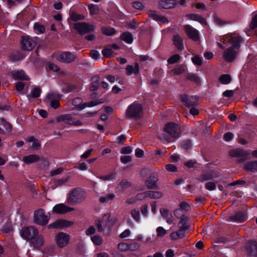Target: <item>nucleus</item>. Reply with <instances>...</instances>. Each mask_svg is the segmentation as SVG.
<instances>
[{
  "label": "nucleus",
  "instance_id": "obj_1",
  "mask_svg": "<svg viewBox=\"0 0 257 257\" xmlns=\"http://www.w3.org/2000/svg\"><path fill=\"white\" fill-rule=\"evenodd\" d=\"M87 196L86 191L81 188H75L69 192L67 202L71 205L82 202Z\"/></svg>",
  "mask_w": 257,
  "mask_h": 257
},
{
  "label": "nucleus",
  "instance_id": "obj_2",
  "mask_svg": "<svg viewBox=\"0 0 257 257\" xmlns=\"http://www.w3.org/2000/svg\"><path fill=\"white\" fill-rule=\"evenodd\" d=\"M182 103L186 107L197 106L199 104V98L197 95H190L186 93L179 95Z\"/></svg>",
  "mask_w": 257,
  "mask_h": 257
},
{
  "label": "nucleus",
  "instance_id": "obj_3",
  "mask_svg": "<svg viewBox=\"0 0 257 257\" xmlns=\"http://www.w3.org/2000/svg\"><path fill=\"white\" fill-rule=\"evenodd\" d=\"M143 114V109L140 103L134 102L130 105V119H140L142 118Z\"/></svg>",
  "mask_w": 257,
  "mask_h": 257
},
{
  "label": "nucleus",
  "instance_id": "obj_4",
  "mask_svg": "<svg viewBox=\"0 0 257 257\" xmlns=\"http://www.w3.org/2000/svg\"><path fill=\"white\" fill-rule=\"evenodd\" d=\"M249 154L247 151L239 148L232 149L229 152L230 157L238 158V161L241 163H244L246 161Z\"/></svg>",
  "mask_w": 257,
  "mask_h": 257
},
{
  "label": "nucleus",
  "instance_id": "obj_5",
  "mask_svg": "<svg viewBox=\"0 0 257 257\" xmlns=\"http://www.w3.org/2000/svg\"><path fill=\"white\" fill-rule=\"evenodd\" d=\"M164 129L166 133L174 138H178L181 134L179 125L173 122L166 123Z\"/></svg>",
  "mask_w": 257,
  "mask_h": 257
},
{
  "label": "nucleus",
  "instance_id": "obj_6",
  "mask_svg": "<svg viewBox=\"0 0 257 257\" xmlns=\"http://www.w3.org/2000/svg\"><path fill=\"white\" fill-rule=\"evenodd\" d=\"M73 28L81 35L93 32L95 29L93 25L89 24L85 22L75 23Z\"/></svg>",
  "mask_w": 257,
  "mask_h": 257
},
{
  "label": "nucleus",
  "instance_id": "obj_7",
  "mask_svg": "<svg viewBox=\"0 0 257 257\" xmlns=\"http://www.w3.org/2000/svg\"><path fill=\"white\" fill-rule=\"evenodd\" d=\"M55 57L58 61L67 64L74 62L77 58L74 53L68 51L58 53L56 55Z\"/></svg>",
  "mask_w": 257,
  "mask_h": 257
},
{
  "label": "nucleus",
  "instance_id": "obj_8",
  "mask_svg": "<svg viewBox=\"0 0 257 257\" xmlns=\"http://www.w3.org/2000/svg\"><path fill=\"white\" fill-rule=\"evenodd\" d=\"M49 220V216L45 214V212L43 209L40 208L35 211L34 220L37 224L44 226L48 223Z\"/></svg>",
  "mask_w": 257,
  "mask_h": 257
},
{
  "label": "nucleus",
  "instance_id": "obj_9",
  "mask_svg": "<svg viewBox=\"0 0 257 257\" xmlns=\"http://www.w3.org/2000/svg\"><path fill=\"white\" fill-rule=\"evenodd\" d=\"M38 234V229L34 226H29L23 228L21 231V236L27 239L33 240Z\"/></svg>",
  "mask_w": 257,
  "mask_h": 257
},
{
  "label": "nucleus",
  "instance_id": "obj_10",
  "mask_svg": "<svg viewBox=\"0 0 257 257\" xmlns=\"http://www.w3.org/2000/svg\"><path fill=\"white\" fill-rule=\"evenodd\" d=\"M158 180V174L156 173H152L145 181L147 188L149 189H158L159 186L157 185Z\"/></svg>",
  "mask_w": 257,
  "mask_h": 257
},
{
  "label": "nucleus",
  "instance_id": "obj_11",
  "mask_svg": "<svg viewBox=\"0 0 257 257\" xmlns=\"http://www.w3.org/2000/svg\"><path fill=\"white\" fill-rule=\"evenodd\" d=\"M69 235L62 232L59 233L55 237L56 243L60 248L66 246L69 243Z\"/></svg>",
  "mask_w": 257,
  "mask_h": 257
},
{
  "label": "nucleus",
  "instance_id": "obj_12",
  "mask_svg": "<svg viewBox=\"0 0 257 257\" xmlns=\"http://www.w3.org/2000/svg\"><path fill=\"white\" fill-rule=\"evenodd\" d=\"M184 30L189 38L194 41H198L200 39L199 32L191 26L187 25L184 26Z\"/></svg>",
  "mask_w": 257,
  "mask_h": 257
},
{
  "label": "nucleus",
  "instance_id": "obj_13",
  "mask_svg": "<svg viewBox=\"0 0 257 257\" xmlns=\"http://www.w3.org/2000/svg\"><path fill=\"white\" fill-rule=\"evenodd\" d=\"M60 98V95L54 92L50 93L46 96V99L50 103L51 106L55 109L57 108L59 106V100Z\"/></svg>",
  "mask_w": 257,
  "mask_h": 257
},
{
  "label": "nucleus",
  "instance_id": "obj_14",
  "mask_svg": "<svg viewBox=\"0 0 257 257\" xmlns=\"http://www.w3.org/2000/svg\"><path fill=\"white\" fill-rule=\"evenodd\" d=\"M72 224V223L64 219H61L59 220L56 221L55 222H53V223L50 224L48 226V228L49 229L50 228H55V229H63L64 228L68 227L70 226H71Z\"/></svg>",
  "mask_w": 257,
  "mask_h": 257
},
{
  "label": "nucleus",
  "instance_id": "obj_15",
  "mask_svg": "<svg viewBox=\"0 0 257 257\" xmlns=\"http://www.w3.org/2000/svg\"><path fill=\"white\" fill-rule=\"evenodd\" d=\"M229 220L236 222H243L247 219L246 213L244 210L239 211L229 216Z\"/></svg>",
  "mask_w": 257,
  "mask_h": 257
},
{
  "label": "nucleus",
  "instance_id": "obj_16",
  "mask_svg": "<svg viewBox=\"0 0 257 257\" xmlns=\"http://www.w3.org/2000/svg\"><path fill=\"white\" fill-rule=\"evenodd\" d=\"M227 41L231 44L230 48L238 49L240 47V43L243 41L242 38L240 36H229Z\"/></svg>",
  "mask_w": 257,
  "mask_h": 257
},
{
  "label": "nucleus",
  "instance_id": "obj_17",
  "mask_svg": "<svg viewBox=\"0 0 257 257\" xmlns=\"http://www.w3.org/2000/svg\"><path fill=\"white\" fill-rule=\"evenodd\" d=\"M223 55L224 59L227 62H230L233 61L236 57L237 51L232 48L229 47L224 51Z\"/></svg>",
  "mask_w": 257,
  "mask_h": 257
},
{
  "label": "nucleus",
  "instance_id": "obj_18",
  "mask_svg": "<svg viewBox=\"0 0 257 257\" xmlns=\"http://www.w3.org/2000/svg\"><path fill=\"white\" fill-rule=\"evenodd\" d=\"M21 44L22 49L31 51L35 47V43L31 38L28 37H24L22 38Z\"/></svg>",
  "mask_w": 257,
  "mask_h": 257
},
{
  "label": "nucleus",
  "instance_id": "obj_19",
  "mask_svg": "<svg viewBox=\"0 0 257 257\" xmlns=\"http://www.w3.org/2000/svg\"><path fill=\"white\" fill-rule=\"evenodd\" d=\"M247 253L251 257H257V242L255 241L250 240L246 245Z\"/></svg>",
  "mask_w": 257,
  "mask_h": 257
},
{
  "label": "nucleus",
  "instance_id": "obj_20",
  "mask_svg": "<svg viewBox=\"0 0 257 257\" xmlns=\"http://www.w3.org/2000/svg\"><path fill=\"white\" fill-rule=\"evenodd\" d=\"M73 210V208L69 207L64 204H57L53 208V211L57 214H64Z\"/></svg>",
  "mask_w": 257,
  "mask_h": 257
},
{
  "label": "nucleus",
  "instance_id": "obj_21",
  "mask_svg": "<svg viewBox=\"0 0 257 257\" xmlns=\"http://www.w3.org/2000/svg\"><path fill=\"white\" fill-rule=\"evenodd\" d=\"M186 17L190 20L199 22L202 25H207V23L204 18L197 14H188Z\"/></svg>",
  "mask_w": 257,
  "mask_h": 257
},
{
  "label": "nucleus",
  "instance_id": "obj_22",
  "mask_svg": "<svg viewBox=\"0 0 257 257\" xmlns=\"http://www.w3.org/2000/svg\"><path fill=\"white\" fill-rule=\"evenodd\" d=\"M243 169L247 172H256L257 160H252L245 162L243 165Z\"/></svg>",
  "mask_w": 257,
  "mask_h": 257
},
{
  "label": "nucleus",
  "instance_id": "obj_23",
  "mask_svg": "<svg viewBox=\"0 0 257 257\" xmlns=\"http://www.w3.org/2000/svg\"><path fill=\"white\" fill-rule=\"evenodd\" d=\"M177 5L175 0H162L159 3L160 9H169L174 8Z\"/></svg>",
  "mask_w": 257,
  "mask_h": 257
},
{
  "label": "nucleus",
  "instance_id": "obj_24",
  "mask_svg": "<svg viewBox=\"0 0 257 257\" xmlns=\"http://www.w3.org/2000/svg\"><path fill=\"white\" fill-rule=\"evenodd\" d=\"M172 41L173 44L179 51L184 49L183 39L179 34L174 35Z\"/></svg>",
  "mask_w": 257,
  "mask_h": 257
},
{
  "label": "nucleus",
  "instance_id": "obj_25",
  "mask_svg": "<svg viewBox=\"0 0 257 257\" xmlns=\"http://www.w3.org/2000/svg\"><path fill=\"white\" fill-rule=\"evenodd\" d=\"M64 121L69 125H74L76 126H80L83 125V123L79 120H75L70 114H64Z\"/></svg>",
  "mask_w": 257,
  "mask_h": 257
},
{
  "label": "nucleus",
  "instance_id": "obj_26",
  "mask_svg": "<svg viewBox=\"0 0 257 257\" xmlns=\"http://www.w3.org/2000/svg\"><path fill=\"white\" fill-rule=\"evenodd\" d=\"M11 75L15 79L29 80V77L25 73L23 70L13 71Z\"/></svg>",
  "mask_w": 257,
  "mask_h": 257
},
{
  "label": "nucleus",
  "instance_id": "obj_27",
  "mask_svg": "<svg viewBox=\"0 0 257 257\" xmlns=\"http://www.w3.org/2000/svg\"><path fill=\"white\" fill-rule=\"evenodd\" d=\"M91 83L89 87L91 91H94L98 89L100 84V77L98 75H95L91 78Z\"/></svg>",
  "mask_w": 257,
  "mask_h": 257
},
{
  "label": "nucleus",
  "instance_id": "obj_28",
  "mask_svg": "<svg viewBox=\"0 0 257 257\" xmlns=\"http://www.w3.org/2000/svg\"><path fill=\"white\" fill-rule=\"evenodd\" d=\"M40 159L38 155L32 154L23 157V161L26 164L34 163Z\"/></svg>",
  "mask_w": 257,
  "mask_h": 257
},
{
  "label": "nucleus",
  "instance_id": "obj_29",
  "mask_svg": "<svg viewBox=\"0 0 257 257\" xmlns=\"http://www.w3.org/2000/svg\"><path fill=\"white\" fill-rule=\"evenodd\" d=\"M69 177L60 179H53L51 181V183L54 188H56L65 184L69 181Z\"/></svg>",
  "mask_w": 257,
  "mask_h": 257
},
{
  "label": "nucleus",
  "instance_id": "obj_30",
  "mask_svg": "<svg viewBox=\"0 0 257 257\" xmlns=\"http://www.w3.org/2000/svg\"><path fill=\"white\" fill-rule=\"evenodd\" d=\"M215 177V176L214 175L213 172H211L209 173H204L200 175L199 176L198 180L203 182L204 181L213 180Z\"/></svg>",
  "mask_w": 257,
  "mask_h": 257
},
{
  "label": "nucleus",
  "instance_id": "obj_31",
  "mask_svg": "<svg viewBox=\"0 0 257 257\" xmlns=\"http://www.w3.org/2000/svg\"><path fill=\"white\" fill-rule=\"evenodd\" d=\"M186 79L194 82L197 85H200L201 84L200 78L196 74L188 73L186 75Z\"/></svg>",
  "mask_w": 257,
  "mask_h": 257
},
{
  "label": "nucleus",
  "instance_id": "obj_32",
  "mask_svg": "<svg viewBox=\"0 0 257 257\" xmlns=\"http://www.w3.org/2000/svg\"><path fill=\"white\" fill-rule=\"evenodd\" d=\"M220 83L223 85H227L232 81L231 75L228 74H223L220 75L218 78Z\"/></svg>",
  "mask_w": 257,
  "mask_h": 257
},
{
  "label": "nucleus",
  "instance_id": "obj_33",
  "mask_svg": "<svg viewBox=\"0 0 257 257\" xmlns=\"http://www.w3.org/2000/svg\"><path fill=\"white\" fill-rule=\"evenodd\" d=\"M72 104L79 110H82L85 108L84 103H83V100L80 97L74 98L72 101Z\"/></svg>",
  "mask_w": 257,
  "mask_h": 257
},
{
  "label": "nucleus",
  "instance_id": "obj_34",
  "mask_svg": "<svg viewBox=\"0 0 257 257\" xmlns=\"http://www.w3.org/2000/svg\"><path fill=\"white\" fill-rule=\"evenodd\" d=\"M128 182L127 181V180L123 179L120 182L117 187V188L119 192L122 193L128 188Z\"/></svg>",
  "mask_w": 257,
  "mask_h": 257
},
{
  "label": "nucleus",
  "instance_id": "obj_35",
  "mask_svg": "<svg viewBox=\"0 0 257 257\" xmlns=\"http://www.w3.org/2000/svg\"><path fill=\"white\" fill-rule=\"evenodd\" d=\"M33 245L34 247L36 248H39L42 246L44 245V239L42 236H39L36 239H34V240L32 241Z\"/></svg>",
  "mask_w": 257,
  "mask_h": 257
},
{
  "label": "nucleus",
  "instance_id": "obj_36",
  "mask_svg": "<svg viewBox=\"0 0 257 257\" xmlns=\"http://www.w3.org/2000/svg\"><path fill=\"white\" fill-rule=\"evenodd\" d=\"M148 198L152 199H159L163 196V193L160 191H147Z\"/></svg>",
  "mask_w": 257,
  "mask_h": 257
},
{
  "label": "nucleus",
  "instance_id": "obj_37",
  "mask_svg": "<svg viewBox=\"0 0 257 257\" xmlns=\"http://www.w3.org/2000/svg\"><path fill=\"white\" fill-rule=\"evenodd\" d=\"M171 72L175 75H180L185 72V69L182 65H178L172 69Z\"/></svg>",
  "mask_w": 257,
  "mask_h": 257
},
{
  "label": "nucleus",
  "instance_id": "obj_38",
  "mask_svg": "<svg viewBox=\"0 0 257 257\" xmlns=\"http://www.w3.org/2000/svg\"><path fill=\"white\" fill-rule=\"evenodd\" d=\"M41 93V88L39 87H35L32 90L31 94L28 95L27 97L28 98H29L30 97H32L33 98H37L40 96Z\"/></svg>",
  "mask_w": 257,
  "mask_h": 257
},
{
  "label": "nucleus",
  "instance_id": "obj_39",
  "mask_svg": "<svg viewBox=\"0 0 257 257\" xmlns=\"http://www.w3.org/2000/svg\"><path fill=\"white\" fill-rule=\"evenodd\" d=\"M88 7L91 15H97L99 12V8L97 5L91 4Z\"/></svg>",
  "mask_w": 257,
  "mask_h": 257
},
{
  "label": "nucleus",
  "instance_id": "obj_40",
  "mask_svg": "<svg viewBox=\"0 0 257 257\" xmlns=\"http://www.w3.org/2000/svg\"><path fill=\"white\" fill-rule=\"evenodd\" d=\"M130 213L132 217L136 222H140V213L138 209H134L132 210Z\"/></svg>",
  "mask_w": 257,
  "mask_h": 257
},
{
  "label": "nucleus",
  "instance_id": "obj_41",
  "mask_svg": "<svg viewBox=\"0 0 257 257\" xmlns=\"http://www.w3.org/2000/svg\"><path fill=\"white\" fill-rule=\"evenodd\" d=\"M115 196L114 194H108L106 196H102L99 198V201L100 202L104 203L108 202L110 200H112L115 198Z\"/></svg>",
  "mask_w": 257,
  "mask_h": 257
},
{
  "label": "nucleus",
  "instance_id": "obj_42",
  "mask_svg": "<svg viewBox=\"0 0 257 257\" xmlns=\"http://www.w3.org/2000/svg\"><path fill=\"white\" fill-rule=\"evenodd\" d=\"M192 61L194 65L201 66L202 65L203 58L201 56L196 55L192 58Z\"/></svg>",
  "mask_w": 257,
  "mask_h": 257
},
{
  "label": "nucleus",
  "instance_id": "obj_43",
  "mask_svg": "<svg viewBox=\"0 0 257 257\" xmlns=\"http://www.w3.org/2000/svg\"><path fill=\"white\" fill-rule=\"evenodd\" d=\"M70 18L73 21H77L79 20H82L84 19L85 17L83 15L78 14L75 12H72L70 14Z\"/></svg>",
  "mask_w": 257,
  "mask_h": 257
},
{
  "label": "nucleus",
  "instance_id": "obj_44",
  "mask_svg": "<svg viewBox=\"0 0 257 257\" xmlns=\"http://www.w3.org/2000/svg\"><path fill=\"white\" fill-rule=\"evenodd\" d=\"M92 241L97 245H101L103 241L102 237L99 235H94L91 237Z\"/></svg>",
  "mask_w": 257,
  "mask_h": 257
},
{
  "label": "nucleus",
  "instance_id": "obj_45",
  "mask_svg": "<svg viewBox=\"0 0 257 257\" xmlns=\"http://www.w3.org/2000/svg\"><path fill=\"white\" fill-rule=\"evenodd\" d=\"M180 56L179 54H174L169 57L167 61L169 64H173L178 62L180 59Z\"/></svg>",
  "mask_w": 257,
  "mask_h": 257
},
{
  "label": "nucleus",
  "instance_id": "obj_46",
  "mask_svg": "<svg viewBox=\"0 0 257 257\" xmlns=\"http://www.w3.org/2000/svg\"><path fill=\"white\" fill-rule=\"evenodd\" d=\"M0 121L3 123L4 127L9 132H11L12 130V125L7 121L4 118H0Z\"/></svg>",
  "mask_w": 257,
  "mask_h": 257
},
{
  "label": "nucleus",
  "instance_id": "obj_47",
  "mask_svg": "<svg viewBox=\"0 0 257 257\" xmlns=\"http://www.w3.org/2000/svg\"><path fill=\"white\" fill-rule=\"evenodd\" d=\"M102 33L105 35L111 36L115 33V31L112 28L104 27L102 28Z\"/></svg>",
  "mask_w": 257,
  "mask_h": 257
},
{
  "label": "nucleus",
  "instance_id": "obj_48",
  "mask_svg": "<svg viewBox=\"0 0 257 257\" xmlns=\"http://www.w3.org/2000/svg\"><path fill=\"white\" fill-rule=\"evenodd\" d=\"M139 72V66L138 63H136L135 65H130V75L132 74H138Z\"/></svg>",
  "mask_w": 257,
  "mask_h": 257
},
{
  "label": "nucleus",
  "instance_id": "obj_49",
  "mask_svg": "<svg viewBox=\"0 0 257 257\" xmlns=\"http://www.w3.org/2000/svg\"><path fill=\"white\" fill-rule=\"evenodd\" d=\"M192 146V142L190 140H186L182 142L181 144L182 148L186 150H189Z\"/></svg>",
  "mask_w": 257,
  "mask_h": 257
},
{
  "label": "nucleus",
  "instance_id": "obj_50",
  "mask_svg": "<svg viewBox=\"0 0 257 257\" xmlns=\"http://www.w3.org/2000/svg\"><path fill=\"white\" fill-rule=\"evenodd\" d=\"M216 184L214 182L210 181L205 184V188L209 191H213L216 189Z\"/></svg>",
  "mask_w": 257,
  "mask_h": 257
},
{
  "label": "nucleus",
  "instance_id": "obj_51",
  "mask_svg": "<svg viewBox=\"0 0 257 257\" xmlns=\"http://www.w3.org/2000/svg\"><path fill=\"white\" fill-rule=\"evenodd\" d=\"M157 235L158 237H162L167 233V231L163 227L159 226L156 229Z\"/></svg>",
  "mask_w": 257,
  "mask_h": 257
},
{
  "label": "nucleus",
  "instance_id": "obj_52",
  "mask_svg": "<svg viewBox=\"0 0 257 257\" xmlns=\"http://www.w3.org/2000/svg\"><path fill=\"white\" fill-rule=\"evenodd\" d=\"M249 27L252 30L257 28V14H255L252 18L251 21L249 24Z\"/></svg>",
  "mask_w": 257,
  "mask_h": 257
},
{
  "label": "nucleus",
  "instance_id": "obj_53",
  "mask_svg": "<svg viewBox=\"0 0 257 257\" xmlns=\"http://www.w3.org/2000/svg\"><path fill=\"white\" fill-rule=\"evenodd\" d=\"M118 249L121 251H127L128 249V244L125 242H121L118 244Z\"/></svg>",
  "mask_w": 257,
  "mask_h": 257
},
{
  "label": "nucleus",
  "instance_id": "obj_54",
  "mask_svg": "<svg viewBox=\"0 0 257 257\" xmlns=\"http://www.w3.org/2000/svg\"><path fill=\"white\" fill-rule=\"evenodd\" d=\"M114 175L115 173H111L106 176H100L98 178L102 180L106 181L113 179Z\"/></svg>",
  "mask_w": 257,
  "mask_h": 257
},
{
  "label": "nucleus",
  "instance_id": "obj_55",
  "mask_svg": "<svg viewBox=\"0 0 257 257\" xmlns=\"http://www.w3.org/2000/svg\"><path fill=\"white\" fill-rule=\"evenodd\" d=\"M234 138V135L231 132H227L224 134L223 138L226 142L231 141Z\"/></svg>",
  "mask_w": 257,
  "mask_h": 257
},
{
  "label": "nucleus",
  "instance_id": "obj_56",
  "mask_svg": "<svg viewBox=\"0 0 257 257\" xmlns=\"http://www.w3.org/2000/svg\"><path fill=\"white\" fill-rule=\"evenodd\" d=\"M102 53L104 57H109L112 54V51L110 48H105L102 50Z\"/></svg>",
  "mask_w": 257,
  "mask_h": 257
},
{
  "label": "nucleus",
  "instance_id": "obj_57",
  "mask_svg": "<svg viewBox=\"0 0 257 257\" xmlns=\"http://www.w3.org/2000/svg\"><path fill=\"white\" fill-rule=\"evenodd\" d=\"M34 28L35 30H37L40 33H43L45 31V29L44 26L39 24L38 23H36L34 25Z\"/></svg>",
  "mask_w": 257,
  "mask_h": 257
},
{
  "label": "nucleus",
  "instance_id": "obj_58",
  "mask_svg": "<svg viewBox=\"0 0 257 257\" xmlns=\"http://www.w3.org/2000/svg\"><path fill=\"white\" fill-rule=\"evenodd\" d=\"M12 230V226L10 224H6L1 230L3 233H9Z\"/></svg>",
  "mask_w": 257,
  "mask_h": 257
},
{
  "label": "nucleus",
  "instance_id": "obj_59",
  "mask_svg": "<svg viewBox=\"0 0 257 257\" xmlns=\"http://www.w3.org/2000/svg\"><path fill=\"white\" fill-rule=\"evenodd\" d=\"M90 56L92 58L97 60L99 58L100 54L99 52L94 50H92L90 52Z\"/></svg>",
  "mask_w": 257,
  "mask_h": 257
},
{
  "label": "nucleus",
  "instance_id": "obj_60",
  "mask_svg": "<svg viewBox=\"0 0 257 257\" xmlns=\"http://www.w3.org/2000/svg\"><path fill=\"white\" fill-rule=\"evenodd\" d=\"M180 208L182 210H185V211H188L190 208V205L189 204L185 202H183L180 204Z\"/></svg>",
  "mask_w": 257,
  "mask_h": 257
},
{
  "label": "nucleus",
  "instance_id": "obj_61",
  "mask_svg": "<svg viewBox=\"0 0 257 257\" xmlns=\"http://www.w3.org/2000/svg\"><path fill=\"white\" fill-rule=\"evenodd\" d=\"M166 169L168 171L171 172H175L177 171L176 166L175 165L172 164H167L166 166Z\"/></svg>",
  "mask_w": 257,
  "mask_h": 257
},
{
  "label": "nucleus",
  "instance_id": "obj_62",
  "mask_svg": "<svg viewBox=\"0 0 257 257\" xmlns=\"http://www.w3.org/2000/svg\"><path fill=\"white\" fill-rule=\"evenodd\" d=\"M64 171V168L61 167L50 172V176H54L56 175L60 174Z\"/></svg>",
  "mask_w": 257,
  "mask_h": 257
},
{
  "label": "nucleus",
  "instance_id": "obj_63",
  "mask_svg": "<svg viewBox=\"0 0 257 257\" xmlns=\"http://www.w3.org/2000/svg\"><path fill=\"white\" fill-rule=\"evenodd\" d=\"M132 5L134 8L137 10H142L144 8V6L141 2H134L132 3Z\"/></svg>",
  "mask_w": 257,
  "mask_h": 257
},
{
  "label": "nucleus",
  "instance_id": "obj_64",
  "mask_svg": "<svg viewBox=\"0 0 257 257\" xmlns=\"http://www.w3.org/2000/svg\"><path fill=\"white\" fill-rule=\"evenodd\" d=\"M160 211L161 214V215L165 218H167L168 217L170 216V214L168 209L162 208L160 209Z\"/></svg>",
  "mask_w": 257,
  "mask_h": 257
}]
</instances>
